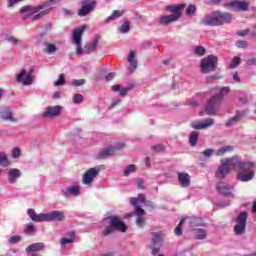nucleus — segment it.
Segmentation results:
<instances>
[{
  "mask_svg": "<svg viewBox=\"0 0 256 256\" xmlns=\"http://www.w3.org/2000/svg\"><path fill=\"white\" fill-rule=\"evenodd\" d=\"M21 155V150L19 148H15L12 151V156L14 157V159H17L18 157H20Z\"/></svg>",
  "mask_w": 256,
  "mask_h": 256,
  "instance_id": "obj_56",
  "label": "nucleus"
},
{
  "mask_svg": "<svg viewBox=\"0 0 256 256\" xmlns=\"http://www.w3.org/2000/svg\"><path fill=\"white\" fill-rule=\"evenodd\" d=\"M235 235H244L245 233V225H235L234 226Z\"/></svg>",
  "mask_w": 256,
  "mask_h": 256,
  "instance_id": "obj_43",
  "label": "nucleus"
},
{
  "mask_svg": "<svg viewBox=\"0 0 256 256\" xmlns=\"http://www.w3.org/2000/svg\"><path fill=\"white\" fill-rule=\"evenodd\" d=\"M61 0H47L44 4L38 6H23L20 9L21 15H24V21L27 19H31V21H39L45 17V15H49L51 13V9H53V5H57Z\"/></svg>",
  "mask_w": 256,
  "mask_h": 256,
  "instance_id": "obj_2",
  "label": "nucleus"
},
{
  "mask_svg": "<svg viewBox=\"0 0 256 256\" xmlns=\"http://www.w3.org/2000/svg\"><path fill=\"white\" fill-rule=\"evenodd\" d=\"M185 223L187 225H204L205 223H203V219L200 217H195V216H187L184 217L180 220V222L178 223V225H185Z\"/></svg>",
  "mask_w": 256,
  "mask_h": 256,
  "instance_id": "obj_19",
  "label": "nucleus"
},
{
  "mask_svg": "<svg viewBox=\"0 0 256 256\" xmlns=\"http://www.w3.org/2000/svg\"><path fill=\"white\" fill-rule=\"evenodd\" d=\"M135 171H137V166L131 164L124 169L123 175L124 177H129L130 173H135Z\"/></svg>",
  "mask_w": 256,
  "mask_h": 256,
  "instance_id": "obj_39",
  "label": "nucleus"
},
{
  "mask_svg": "<svg viewBox=\"0 0 256 256\" xmlns=\"http://www.w3.org/2000/svg\"><path fill=\"white\" fill-rule=\"evenodd\" d=\"M100 172L101 169L99 167L88 169L82 176L83 185H92L93 181H95V177H97Z\"/></svg>",
  "mask_w": 256,
  "mask_h": 256,
  "instance_id": "obj_10",
  "label": "nucleus"
},
{
  "mask_svg": "<svg viewBox=\"0 0 256 256\" xmlns=\"http://www.w3.org/2000/svg\"><path fill=\"white\" fill-rule=\"evenodd\" d=\"M233 81H235L236 83H241V77H239V73L235 72L233 74Z\"/></svg>",
  "mask_w": 256,
  "mask_h": 256,
  "instance_id": "obj_60",
  "label": "nucleus"
},
{
  "mask_svg": "<svg viewBox=\"0 0 256 256\" xmlns=\"http://www.w3.org/2000/svg\"><path fill=\"white\" fill-rule=\"evenodd\" d=\"M237 223L239 225H247V212H241L237 217Z\"/></svg>",
  "mask_w": 256,
  "mask_h": 256,
  "instance_id": "obj_37",
  "label": "nucleus"
},
{
  "mask_svg": "<svg viewBox=\"0 0 256 256\" xmlns=\"http://www.w3.org/2000/svg\"><path fill=\"white\" fill-rule=\"evenodd\" d=\"M121 149H125V143H118L115 146H109L102 149L98 153V159H108V157H113L117 153V151H121Z\"/></svg>",
  "mask_w": 256,
  "mask_h": 256,
  "instance_id": "obj_8",
  "label": "nucleus"
},
{
  "mask_svg": "<svg viewBox=\"0 0 256 256\" xmlns=\"http://www.w3.org/2000/svg\"><path fill=\"white\" fill-rule=\"evenodd\" d=\"M69 238H61L60 245H67L69 243H73L75 241V237H77V234L75 231H71L68 233Z\"/></svg>",
  "mask_w": 256,
  "mask_h": 256,
  "instance_id": "obj_29",
  "label": "nucleus"
},
{
  "mask_svg": "<svg viewBox=\"0 0 256 256\" xmlns=\"http://www.w3.org/2000/svg\"><path fill=\"white\" fill-rule=\"evenodd\" d=\"M118 31L120 33H129V31H131V24L128 21L124 22L120 27H118Z\"/></svg>",
  "mask_w": 256,
  "mask_h": 256,
  "instance_id": "obj_38",
  "label": "nucleus"
},
{
  "mask_svg": "<svg viewBox=\"0 0 256 256\" xmlns=\"http://www.w3.org/2000/svg\"><path fill=\"white\" fill-rule=\"evenodd\" d=\"M217 206L223 209V207H229V202H219Z\"/></svg>",
  "mask_w": 256,
  "mask_h": 256,
  "instance_id": "obj_62",
  "label": "nucleus"
},
{
  "mask_svg": "<svg viewBox=\"0 0 256 256\" xmlns=\"http://www.w3.org/2000/svg\"><path fill=\"white\" fill-rule=\"evenodd\" d=\"M6 40L8 41V43H11L12 45H19V43H21V40L17 39L14 36H9L6 38Z\"/></svg>",
  "mask_w": 256,
  "mask_h": 256,
  "instance_id": "obj_47",
  "label": "nucleus"
},
{
  "mask_svg": "<svg viewBox=\"0 0 256 256\" xmlns=\"http://www.w3.org/2000/svg\"><path fill=\"white\" fill-rule=\"evenodd\" d=\"M221 163L215 173L216 179H225L231 172V169L238 171L237 179L242 183H247L255 179V170H253V168L256 167L255 162L241 161L239 156H234L221 160Z\"/></svg>",
  "mask_w": 256,
  "mask_h": 256,
  "instance_id": "obj_1",
  "label": "nucleus"
},
{
  "mask_svg": "<svg viewBox=\"0 0 256 256\" xmlns=\"http://www.w3.org/2000/svg\"><path fill=\"white\" fill-rule=\"evenodd\" d=\"M141 203H145L144 194H139L138 197L130 198V204L135 207L136 215H145V210L141 208Z\"/></svg>",
  "mask_w": 256,
  "mask_h": 256,
  "instance_id": "obj_13",
  "label": "nucleus"
},
{
  "mask_svg": "<svg viewBox=\"0 0 256 256\" xmlns=\"http://www.w3.org/2000/svg\"><path fill=\"white\" fill-rule=\"evenodd\" d=\"M95 7H97V2L91 0H83L82 7L78 11L79 17H87L91 11L95 10Z\"/></svg>",
  "mask_w": 256,
  "mask_h": 256,
  "instance_id": "obj_12",
  "label": "nucleus"
},
{
  "mask_svg": "<svg viewBox=\"0 0 256 256\" xmlns=\"http://www.w3.org/2000/svg\"><path fill=\"white\" fill-rule=\"evenodd\" d=\"M152 151H155L156 153H163V151H165V146L161 144L152 146Z\"/></svg>",
  "mask_w": 256,
  "mask_h": 256,
  "instance_id": "obj_49",
  "label": "nucleus"
},
{
  "mask_svg": "<svg viewBox=\"0 0 256 256\" xmlns=\"http://www.w3.org/2000/svg\"><path fill=\"white\" fill-rule=\"evenodd\" d=\"M174 233L175 235H177L178 237L183 235V226L178 225L175 229H174Z\"/></svg>",
  "mask_w": 256,
  "mask_h": 256,
  "instance_id": "obj_54",
  "label": "nucleus"
},
{
  "mask_svg": "<svg viewBox=\"0 0 256 256\" xmlns=\"http://www.w3.org/2000/svg\"><path fill=\"white\" fill-rule=\"evenodd\" d=\"M26 231L28 233H35V226L33 225H28L27 228H26Z\"/></svg>",
  "mask_w": 256,
  "mask_h": 256,
  "instance_id": "obj_61",
  "label": "nucleus"
},
{
  "mask_svg": "<svg viewBox=\"0 0 256 256\" xmlns=\"http://www.w3.org/2000/svg\"><path fill=\"white\" fill-rule=\"evenodd\" d=\"M166 11H170L173 13L168 16H161L159 19L160 25H169V23H175V21H179L181 17V13L183 9H185V4H178V5H170L165 7Z\"/></svg>",
  "mask_w": 256,
  "mask_h": 256,
  "instance_id": "obj_5",
  "label": "nucleus"
},
{
  "mask_svg": "<svg viewBox=\"0 0 256 256\" xmlns=\"http://www.w3.org/2000/svg\"><path fill=\"white\" fill-rule=\"evenodd\" d=\"M125 11L123 10H115L113 11L112 15L106 18V23H109V21H115V19H119V17H123V14Z\"/></svg>",
  "mask_w": 256,
  "mask_h": 256,
  "instance_id": "obj_32",
  "label": "nucleus"
},
{
  "mask_svg": "<svg viewBox=\"0 0 256 256\" xmlns=\"http://www.w3.org/2000/svg\"><path fill=\"white\" fill-rule=\"evenodd\" d=\"M54 85H56V87L65 85V74H60L58 80L54 82Z\"/></svg>",
  "mask_w": 256,
  "mask_h": 256,
  "instance_id": "obj_45",
  "label": "nucleus"
},
{
  "mask_svg": "<svg viewBox=\"0 0 256 256\" xmlns=\"http://www.w3.org/2000/svg\"><path fill=\"white\" fill-rule=\"evenodd\" d=\"M143 185H145V182L143 180H138L137 182L138 189H143Z\"/></svg>",
  "mask_w": 256,
  "mask_h": 256,
  "instance_id": "obj_64",
  "label": "nucleus"
},
{
  "mask_svg": "<svg viewBox=\"0 0 256 256\" xmlns=\"http://www.w3.org/2000/svg\"><path fill=\"white\" fill-rule=\"evenodd\" d=\"M97 45H99V35H96L95 39L86 46L88 53L95 51V49H97Z\"/></svg>",
  "mask_w": 256,
  "mask_h": 256,
  "instance_id": "obj_35",
  "label": "nucleus"
},
{
  "mask_svg": "<svg viewBox=\"0 0 256 256\" xmlns=\"http://www.w3.org/2000/svg\"><path fill=\"white\" fill-rule=\"evenodd\" d=\"M221 103H223L221 96H212L205 106L206 115H218L221 109Z\"/></svg>",
  "mask_w": 256,
  "mask_h": 256,
  "instance_id": "obj_7",
  "label": "nucleus"
},
{
  "mask_svg": "<svg viewBox=\"0 0 256 256\" xmlns=\"http://www.w3.org/2000/svg\"><path fill=\"white\" fill-rule=\"evenodd\" d=\"M27 213L35 223H41V221H63L65 219V214L61 211L37 214L35 209L29 208Z\"/></svg>",
  "mask_w": 256,
  "mask_h": 256,
  "instance_id": "obj_4",
  "label": "nucleus"
},
{
  "mask_svg": "<svg viewBox=\"0 0 256 256\" xmlns=\"http://www.w3.org/2000/svg\"><path fill=\"white\" fill-rule=\"evenodd\" d=\"M128 61L130 62L131 71L137 69V59H135V51H130L128 55Z\"/></svg>",
  "mask_w": 256,
  "mask_h": 256,
  "instance_id": "obj_31",
  "label": "nucleus"
},
{
  "mask_svg": "<svg viewBox=\"0 0 256 256\" xmlns=\"http://www.w3.org/2000/svg\"><path fill=\"white\" fill-rule=\"evenodd\" d=\"M213 153H215L213 149H206L205 151L202 152V155L206 157V159H209V157H211Z\"/></svg>",
  "mask_w": 256,
  "mask_h": 256,
  "instance_id": "obj_53",
  "label": "nucleus"
},
{
  "mask_svg": "<svg viewBox=\"0 0 256 256\" xmlns=\"http://www.w3.org/2000/svg\"><path fill=\"white\" fill-rule=\"evenodd\" d=\"M246 114L247 112L245 111L237 112L234 117L230 118L226 122V127H232V125H237V123L240 122L241 119H243V117H245Z\"/></svg>",
  "mask_w": 256,
  "mask_h": 256,
  "instance_id": "obj_24",
  "label": "nucleus"
},
{
  "mask_svg": "<svg viewBox=\"0 0 256 256\" xmlns=\"http://www.w3.org/2000/svg\"><path fill=\"white\" fill-rule=\"evenodd\" d=\"M231 91V87L229 86H225V87H222L219 91L218 94H216V96H219L221 97L222 101L224 99L225 96L229 95V92Z\"/></svg>",
  "mask_w": 256,
  "mask_h": 256,
  "instance_id": "obj_41",
  "label": "nucleus"
},
{
  "mask_svg": "<svg viewBox=\"0 0 256 256\" xmlns=\"http://www.w3.org/2000/svg\"><path fill=\"white\" fill-rule=\"evenodd\" d=\"M194 239H196L197 241H203V239H207V231L203 229L195 230Z\"/></svg>",
  "mask_w": 256,
  "mask_h": 256,
  "instance_id": "obj_30",
  "label": "nucleus"
},
{
  "mask_svg": "<svg viewBox=\"0 0 256 256\" xmlns=\"http://www.w3.org/2000/svg\"><path fill=\"white\" fill-rule=\"evenodd\" d=\"M152 236L153 244L157 245V243H161V241H163V237H165V234H163V232H153Z\"/></svg>",
  "mask_w": 256,
  "mask_h": 256,
  "instance_id": "obj_33",
  "label": "nucleus"
},
{
  "mask_svg": "<svg viewBox=\"0 0 256 256\" xmlns=\"http://www.w3.org/2000/svg\"><path fill=\"white\" fill-rule=\"evenodd\" d=\"M178 183L187 189L191 185V176L187 172H178Z\"/></svg>",
  "mask_w": 256,
  "mask_h": 256,
  "instance_id": "obj_20",
  "label": "nucleus"
},
{
  "mask_svg": "<svg viewBox=\"0 0 256 256\" xmlns=\"http://www.w3.org/2000/svg\"><path fill=\"white\" fill-rule=\"evenodd\" d=\"M216 189L218 193L224 195V197H233V185L231 184L220 182L217 184Z\"/></svg>",
  "mask_w": 256,
  "mask_h": 256,
  "instance_id": "obj_16",
  "label": "nucleus"
},
{
  "mask_svg": "<svg viewBox=\"0 0 256 256\" xmlns=\"http://www.w3.org/2000/svg\"><path fill=\"white\" fill-rule=\"evenodd\" d=\"M45 249V243L39 242V243H33L26 247L27 253H37L38 251H43Z\"/></svg>",
  "mask_w": 256,
  "mask_h": 256,
  "instance_id": "obj_25",
  "label": "nucleus"
},
{
  "mask_svg": "<svg viewBox=\"0 0 256 256\" xmlns=\"http://www.w3.org/2000/svg\"><path fill=\"white\" fill-rule=\"evenodd\" d=\"M0 166L9 167V160L7 159V154L0 152Z\"/></svg>",
  "mask_w": 256,
  "mask_h": 256,
  "instance_id": "obj_42",
  "label": "nucleus"
},
{
  "mask_svg": "<svg viewBox=\"0 0 256 256\" xmlns=\"http://www.w3.org/2000/svg\"><path fill=\"white\" fill-rule=\"evenodd\" d=\"M236 47H238L239 49H245V47H247V41L245 40L236 41Z\"/></svg>",
  "mask_w": 256,
  "mask_h": 256,
  "instance_id": "obj_51",
  "label": "nucleus"
},
{
  "mask_svg": "<svg viewBox=\"0 0 256 256\" xmlns=\"http://www.w3.org/2000/svg\"><path fill=\"white\" fill-rule=\"evenodd\" d=\"M212 125H215V119L207 118L202 122H192L190 124V127L196 130H203V129H209V127H212Z\"/></svg>",
  "mask_w": 256,
  "mask_h": 256,
  "instance_id": "obj_17",
  "label": "nucleus"
},
{
  "mask_svg": "<svg viewBox=\"0 0 256 256\" xmlns=\"http://www.w3.org/2000/svg\"><path fill=\"white\" fill-rule=\"evenodd\" d=\"M72 85L74 87H81V85H85V79L73 80Z\"/></svg>",
  "mask_w": 256,
  "mask_h": 256,
  "instance_id": "obj_52",
  "label": "nucleus"
},
{
  "mask_svg": "<svg viewBox=\"0 0 256 256\" xmlns=\"http://www.w3.org/2000/svg\"><path fill=\"white\" fill-rule=\"evenodd\" d=\"M115 231H119L120 233H125V231H127V225H110V226H107L102 231V237H107V235H111L112 233H115Z\"/></svg>",
  "mask_w": 256,
  "mask_h": 256,
  "instance_id": "obj_18",
  "label": "nucleus"
},
{
  "mask_svg": "<svg viewBox=\"0 0 256 256\" xmlns=\"http://www.w3.org/2000/svg\"><path fill=\"white\" fill-rule=\"evenodd\" d=\"M195 11H197V7L195 5H189L186 9V15H195Z\"/></svg>",
  "mask_w": 256,
  "mask_h": 256,
  "instance_id": "obj_48",
  "label": "nucleus"
},
{
  "mask_svg": "<svg viewBox=\"0 0 256 256\" xmlns=\"http://www.w3.org/2000/svg\"><path fill=\"white\" fill-rule=\"evenodd\" d=\"M217 65H219V62L217 60V57L213 55L202 58L200 61L201 73H204V75L213 73V71L217 69Z\"/></svg>",
  "mask_w": 256,
  "mask_h": 256,
  "instance_id": "obj_6",
  "label": "nucleus"
},
{
  "mask_svg": "<svg viewBox=\"0 0 256 256\" xmlns=\"http://www.w3.org/2000/svg\"><path fill=\"white\" fill-rule=\"evenodd\" d=\"M19 241H21V236H13L10 238V243H12V245L19 243Z\"/></svg>",
  "mask_w": 256,
  "mask_h": 256,
  "instance_id": "obj_55",
  "label": "nucleus"
},
{
  "mask_svg": "<svg viewBox=\"0 0 256 256\" xmlns=\"http://www.w3.org/2000/svg\"><path fill=\"white\" fill-rule=\"evenodd\" d=\"M72 99L73 103H75L76 105L83 103V95L81 94H74Z\"/></svg>",
  "mask_w": 256,
  "mask_h": 256,
  "instance_id": "obj_46",
  "label": "nucleus"
},
{
  "mask_svg": "<svg viewBox=\"0 0 256 256\" xmlns=\"http://www.w3.org/2000/svg\"><path fill=\"white\" fill-rule=\"evenodd\" d=\"M222 77L219 75H211L206 77V83H214V81H217V79H221Z\"/></svg>",
  "mask_w": 256,
  "mask_h": 256,
  "instance_id": "obj_50",
  "label": "nucleus"
},
{
  "mask_svg": "<svg viewBox=\"0 0 256 256\" xmlns=\"http://www.w3.org/2000/svg\"><path fill=\"white\" fill-rule=\"evenodd\" d=\"M133 87H135L133 84H130L128 87H122L121 85H113L111 89L115 93H119L121 97H125V95H127L129 91L133 89Z\"/></svg>",
  "mask_w": 256,
  "mask_h": 256,
  "instance_id": "obj_22",
  "label": "nucleus"
},
{
  "mask_svg": "<svg viewBox=\"0 0 256 256\" xmlns=\"http://www.w3.org/2000/svg\"><path fill=\"white\" fill-rule=\"evenodd\" d=\"M21 177V170L17 168H13L8 173V181L9 183H16L17 179Z\"/></svg>",
  "mask_w": 256,
  "mask_h": 256,
  "instance_id": "obj_27",
  "label": "nucleus"
},
{
  "mask_svg": "<svg viewBox=\"0 0 256 256\" xmlns=\"http://www.w3.org/2000/svg\"><path fill=\"white\" fill-rule=\"evenodd\" d=\"M104 221H108L109 225H125L119 217L110 216L109 214L104 216Z\"/></svg>",
  "mask_w": 256,
  "mask_h": 256,
  "instance_id": "obj_28",
  "label": "nucleus"
},
{
  "mask_svg": "<svg viewBox=\"0 0 256 256\" xmlns=\"http://www.w3.org/2000/svg\"><path fill=\"white\" fill-rule=\"evenodd\" d=\"M20 1L23 0H8V7H14V5H17V3H20Z\"/></svg>",
  "mask_w": 256,
  "mask_h": 256,
  "instance_id": "obj_59",
  "label": "nucleus"
},
{
  "mask_svg": "<svg viewBox=\"0 0 256 256\" xmlns=\"http://www.w3.org/2000/svg\"><path fill=\"white\" fill-rule=\"evenodd\" d=\"M0 117L2 121H11L12 123H17V118L13 117V112H11V109L9 108H5L0 111Z\"/></svg>",
  "mask_w": 256,
  "mask_h": 256,
  "instance_id": "obj_23",
  "label": "nucleus"
},
{
  "mask_svg": "<svg viewBox=\"0 0 256 256\" xmlns=\"http://www.w3.org/2000/svg\"><path fill=\"white\" fill-rule=\"evenodd\" d=\"M85 33V26H80L74 29L72 43L76 45L77 55H83V48H81V38Z\"/></svg>",
  "mask_w": 256,
  "mask_h": 256,
  "instance_id": "obj_9",
  "label": "nucleus"
},
{
  "mask_svg": "<svg viewBox=\"0 0 256 256\" xmlns=\"http://www.w3.org/2000/svg\"><path fill=\"white\" fill-rule=\"evenodd\" d=\"M231 151H233L232 146H223L219 150L216 151V155L218 157H221V155H225V153H229Z\"/></svg>",
  "mask_w": 256,
  "mask_h": 256,
  "instance_id": "obj_36",
  "label": "nucleus"
},
{
  "mask_svg": "<svg viewBox=\"0 0 256 256\" xmlns=\"http://www.w3.org/2000/svg\"><path fill=\"white\" fill-rule=\"evenodd\" d=\"M17 83H22L24 87H29V85H33V72L22 70L17 76H16Z\"/></svg>",
  "mask_w": 256,
  "mask_h": 256,
  "instance_id": "obj_11",
  "label": "nucleus"
},
{
  "mask_svg": "<svg viewBox=\"0 0 256 256\" xmlns=\"http://www.w3.org/2000/svg\"><path fill=\"white\" fill-rule=\"evenodd\" d=\"M235 17L229 12L214 11L212 14L207 15L203 20V25L209 27H219L221 25L229 24L234 21Z\"/></svg>",
  "mask_w": 256,
  "mask_h": 256,
  "instance_id": "obj_3",
  "label": "nucleus"
},
{
  "mask_svg": "<svg viewBox=\"0 0 256 256\" xmlns=\"http://www.w3.org/2000/svg\"><path fill=\"white\" fill-rule=\"evenodd\" d=\"M63 107L61 106H48L43 113V117L45 119H55V117H59L61 115Z\"/></svg>",
  "mask_w": 256,
  "mask_h": 256,
  "instance_id": "obj_15",
  "label": "nucleus"
},
{
  "mask_svg": "<svg viewBox=\"0 0 256 256\" xmlns=\"http://www.w3.org/2000/svg\"><path fill=\"white\" fill-rule=\"evenodd\" d=\"M136 215H137V219H136L137 225H141L145 223V218H143V215H139V214H136Z\"/></svg>",
  "mask_w": 256,
  "mask_h": 256,
  "instance_id": "obj_57",
  "label": "nucleus"
},
{
  "mask_svg": "<svg viewBox=\"0 0 256 256\" xmlns=\"http://www.w3.org/2000/svg\"><path fill=\"white\" fill-rule=\"evenodd\" d=\"M195 55H198L199 57H203L205 53H207V50H205V47L203 46H197L194 50Z\"/></svg>",
  "mask_w": 256,
  "mask_h": 256,
  "instance_id": "obj_44",
  "label": "nucleus"
},
{
  "mask_svg": "<svg viewBox=\"0 0 256 256\" xmlns=\"http://www.w3.org/2000/svg\"><path fill=\"white\" fill-rule=\"evenodd\" d=\"M224 7H232L235 11H248L249 10V2L239 1V0H231L230 2L224 4Z\"/></svg>",
  "mask_w": 256,
  "mask_h": 256,
  "instance_id": "obj_14",
  "label": "nucleus"
},
{
  "mask_svg": "<svg viewBox=\"0 0 256 256\" xmlns=\"http://www.w3.org/2000/svg\"><path fill=\"white\" fill-rule=\"evenodd\" d=\"M255 63H256V59L255 58H250L246 62L247 65H255Z\"/></svg>",
  "mask_w": 256,
  "mask_h": 256,
  "instance_id": "obj_63",
  "label": "nucleus"
},
{
  "mask_svg": "<svg viewBox=\"0 0 256 256\" xmlns=\"http://www.w3.org/2000/svg\"><path fill=\"white\" fill-rule=\"evenodd\" d=\"M241 65V57L235 56L229 64V69H236Z\"/></svg>",
  "mask_w": 256,
  "mask_h": 256,
  "instance_id": "obj_40",
  "label": "nucleus"
},
{
  "mask_svg": "<svg viewBox=\"0 0 256 256\" xmlns=\"http://www.w3.org/2000/svg\"><path fill=\"white\" fill-rule=\"evenodd\" d=\"M80 193H81V187L79 186H70L61 191V195H63V197H66V198H68L70 195L77 197L80 195Z\"/></svg>",
  "mask_w": 256,
  "mask_h": 256,
  "instance_id": "obj_21",
  "label": "nucleus"
},
{
  "mask_svg": "<svg viewBox=\"0 0 256 256\" xmlns=\"http://www.w3.org/2000/svg\"><path fill=\"white\" fill-rule=\"evenodd\" d=\"M43 45V53L46 55H55V53H57V45L49 42H44Z\"/></svg>",
  "mask_w": 256,
  "mask_h": 256,
  "instance_id": "obj_26",
  "label": "nucleus"
},
{
  "mask_svg": "<svg viewBox=\"0 0 256 256\" xmlns=\"http://www.w3.org/2000/svg\"><path fill=\"white\" fill-rule=\"evenodd\" d=\"M198 141H199V132H197V131L191 132L190 137H189L190 145L192 147H195V145H197Z\"/></svg>",
  "mask_w": 256,
  "mask_h": 256,
  "instance_id": "obj_34",
  "label": "nucleus"
},
{
  "mask_svg": "<svg viewBox=\"0 0 256 256\" xmlns=\"http://www.w3.org/2000/svg\"><path fill=\"white\" fill-rule=\"evenodd\" d=\"M115 75H116L115 72H110V73L105 77V80H106V81H113V79H115Z\"/></svg>",
  "mask_w": 256,
  "mask_h": 256,
  "instance_id": "obj_58",
  "label": "nucleus"
}]
</instances>
